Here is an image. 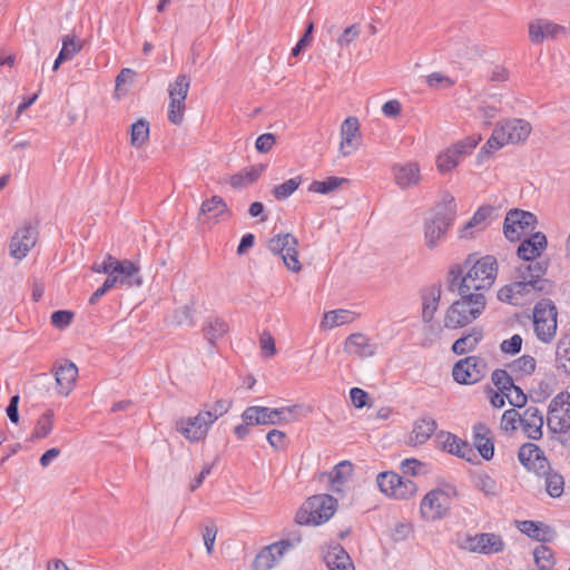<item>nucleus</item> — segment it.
<instances>
[{"instance_id":"13","label":"nucleus","mask_w":570,"mask_h":570,"mask_svg":"<svg viewBox=\"0 0 570 570\" xmlns=\"http://www.w3.org/2000/svg\"><path fill=\"white\" fill-rule=\"evenodd\" d=\"M190 87V80L186 75H179L169 86L168 120L174 125H180L184 119L185 100Z\"/></svg>"},{"instance_id":"51","label":"nucleus","mask_w":570,"mask_h":570,"mask_svg":"<svg viewBox=\"0 0 570 570\" xmlns=\"http://www.w3.org/2000/svg\"><path fill=\"white\" fill-rule=\"evenodd\" d=\"M475 487L482 491L485 495H497L499 493V487L489 474L479 473L474 476Z\"/></svg>"},{"instance_id":"35","label":"nucleus","mask_w":570,"mask_h":570,"mask_svg":"<svg viewBox=\"0 0 570 570\" xmlns=\"http://www.w3.org/2000/svg\"><path fill=\"white\" fill-rule=\"evenodd\" d=\"M265 168L266 165L263 164L245 168L242 171L233 175L229 179V184L232 187L237 189L245 188L256 181Z\"/></svg>"},{"instance_id":"37","label":"nucleus","mask_w":570,"mask_h":570,"mask_svg":"<svg viewBox=\"0 0 570 570\" xmlns=\"http://www.w3.org/2000/svg\"><path fill=\"white\" fill-rule=\"evenodd\" d=\"M481 338L482 332L480 330L472 328L469 334L463 335L453 343L452 351L458 355L466 354L476 347Z\"/></svg>"},{"instance_id":"40","label":"nucleus","mask_w":570,"mask_h":570,"mask_svg":"<svg viewBox=\"0 0 570 570\" xmlns=\"http://www.w3.org/2000/svg\"><path fill=\"white\" fill-rule=\"evenodd\" d=\"M53 411L47 410L37 421L33 432L31 433L30 441L41 440L47 438L53 428Z\"/></svg>"},{"instance_id":"3","label":"nucleus","mask_w":570,"mask_h":570,"mask_svg":"<svg viewBox=\"0 0 570 570\" xmlns=\"http://www.w3.org/2000/svg\"><path fill=\"white\" fill-rule=\"evenodd\" d=\"M453 292L459 295V298L448 307L444 316V326L450 330L473 323L483 314L488 303L483 293H463L460 288H454Z\"/></svg>"},{"instance_id":"43","label":"nucleus","mask_w":570,"mask_h":570,"mask_svg":"<svg viewBox=\"0 0 570 570\" xmlns=\"http://www.w3.org/2000/svg\"><path fill=\"white\" fill-rule=\"evenodd\" d=\"M225 212H227V205L219 196H213L212 198L203 202L200 207V214L208 218H218Z\"/></svg>"},{"instance_id":"59","label":"nucleus","mask_w":570,"mask_h":570,"mask_svg":"<svg viewBox=\"0 0 570 570\" xmlns=\"http://www.w3.org/2000/svg\"><path fill=\"white\" fill-rule=\"evenodd\" d=\"M542 525V522L532 521V520H524L518 522V529L527 534L529 538L537 540V538L540 537V528ZM543 534H541L542 537Z\"/></svg>"},{"instance_id":"61","label":"nucleus","mask_w":570,"mask_h":570,"mask_svg":"<svg viewBox=\"0 0 570 570\" xmlns=\"http://www.w3.org/2000/svg\"><path fill=\"white\" fill-rule=\"evenodd\" d=\"M361 33V29L357 24H352L343 30V32L337 38V45L341 48L347 47L352 43Z\"/></svg>"},{"instance_id":"50","label":"nucleus","mask_w":570,"mask_h":570,"mask_svg":"<svg viewBox=\"0 0 570 570\" xmlns=\"http://www.w3.org/2000/svg\"><path fill=\"white\" fill-rule=\"evenodd\" d=\"M537 362L531 355H522L510 364V370L521 375H530L535 370Z\"/></svg>"},{"instance_id":"53","label":"nucleus","mask_w":570,"mask_h":570,"mask_svg":"<svg viewBox=\"0 0 570 570\" xmlns=\"http://www.w3.org/2000/svg\"><path fill=\"white\" fill-rule=\"evenodd\" d=\"M521 419L522 415L515 409L507 410L502 414L500 426L505 432H513L517 430V423H521Z\"/></svg>"},{"instance_id":"41","label":"nucleus","mask_w":570,"mask_h":570,"mask_svg":"<svg viewBox=\"0 0 570 570\" xmlns=\"http://www.w3.org/2000/svg\"><path fill=\"white\" fill-rule=\"evenodd\" d=\"M556 366L570 375V336H564L558 342Z\"/></svg>"},{"instance_id":"19","label":"nucleus","mask_w":570,"mask_h":570,"mask_svg":"<svg viewBox=\"0 0 570 570\" xmlns=\"http://www.w3.org/2000/svg\"><path fill=\"white\" fill-rule=\"evenodd\" d=\"M566 31V27L547 19H538L529 26V37L533 43H540L546 38L557 39Z\"/></svg>"},{"instance_id":"20","label":"nucleus","mask_w":570,"mask_h":570,"mask_svg":"<svg viewBox=\"0 0 570 570\" xmlns=\"http://www.w3.org/2000/svg\"><path fill=\"white\" fill-rule=\"evenodd\" d=\"M468 547L471 551L491 554L501 552L504 542L499 534L480 533L468 538Z\"/></svg>"},{"instance_id":"29","label":"nucleus","mask_w":570,"mask_h":570,"mask_svg":"<svg viewBox=\"0 0 570 570\" xmlns=\"http://www.w3.org/2000/svg\"><path fill=\"white\" fill-rule=\"evenodd\" d=\"M519 461L529 470L539 473L548 466V461L541 458V450L535 444L529 443L520 448L518 453Z\"/></svg>"},{"instance_id":"4","label":"nucleus","mask_w":570,"mask_h":570,"mask_svg":"<svg viewBox=\"0 0 570 570\" xmlns=\"http://www.w3.org/2000/svg\"><path fill=\"white\" fill-rule=\"evenodd\" d=\"M531 124L520 118H511L498 122L491 137L480 149L479 157L490 155L509 144L515 145L524 142L531 134Z\"/></svg>"},{"instance_id":"25","label":"nucleus","mask_w":570,"mask_h":570,"mask_svg":"<svg viewBox=\"0 0 570 570\" xmlns=\"http://www.w3.org/2000/svg\"><path fill=\"white\" fill-rule=\"evenodd\" d=\"M543 415L537 406H529L522 414L521 426L529 439L539 440L542 436Z\"/></svg>"},{"instance_id":"15","label":"nucleus","mask_w":570,"mask_h":570,"mask_svg":"<svg viewBox=\"0 0 570 570\" xmlns=\"http://www.w3.org/2000/svg\"><path fill=\"white\" fill-rule=\"evenodd\" d=\"M487 374V363L479 356H468L456 362L452 370L455 382L460 384H474Z\"/></svg>"},{"instance_id":"46","label":"nucleus","mask_w":570,"mask_h":570,"mask_svg":"<svg viewBox=\"0 0 570 570\" xmlns=\"http://www.w3.org/2000/svg\"><path fill=\"white\" fill-rule=\"evenodd\" d=\"M533 558L540 570H551L554 566L553 551L547 546H538L533 551Z\"/></svg>"},{"instance_id":"30","label":"nucleus","mask_w":570,"mask_h":570,"mask_svg":"<svg viewBox=\"0 0 570 570\" xmlns=\"http://www.w3.org/2000/svg\"><path fill=\"white\" fill-rule=\"evenodd\" d=\"M473 442L483 459L490 460L493 456L492 433L485 424L478 423L473 426Z\"/></svg>"},{"instance_id":"64","label":"nucleus","mask_w":570,"mask_h":570,"mask_svg":"<svg viewBox=\"0 0 570 570\" xmlns=\"http://www.w3.org/2000/svg\"><path fill=\"white\" fill-rule=\"evenodd\" d=\"M350 397L355 407L362 409L366 405L368 394L360 387H352L350 390Z\"/></svg>"},{"instance_id":"58","label":"nucleus","mask_w":570,"mask_h":570,"mask_svg":"<svg viewBox=\"0 0 570 570\" xmlns=\"http://www.w3.org/2000/svg\"><path fill=\"white\" fill-rule=\"evenodd\" d=\"M522 342L523 340L521 335L514 334L510 338L502 341L500 344V350L504 354L514 355L521 351Z\"/></svg>"},{"instance_id":"8","label":"nucleus","mask_w":570,"mask_h":570,"mask_svg":"<svg viewBox=\"0 0 570 570\" xmlns=\"http://www.w3.org/2000/svg\"><path fill=\"white\" fill-rule=\"evenodd\" d=\"M557 307L549 298L539 301L533 308V327L539 341L550 343L557 332Z\"/></svg>"},{"instance_id":"34","label":"nucleus","mask_w":570,"mask_h":570,"mask_svg":"<svg viewBox=\"0 0 570 570\" xmlns=\"http://www.w3.org/2000/svg\"><path fill=\"white\" fill-rule=\"evenodd\" d=\"M356 316V313L348 309L340 308L328 311L324 314L320 325L324 330H332L334 327L352 323Z\"/></svg>"},{"instance_id":"36","label":"nucleus","mask_w":570,"mask_h":570,"mask_svg":"<svg viewBox=\"0 0 570 570\" xmlns=\"http://www.w3.org/2000/svg\"><path fill=\"white\" fill-rule=\"evenodd\" d=\"M203 332L208 343L213 345L228 332V325L223 318H208L203 326Z\"/></svg>"},{"instance_id":"27","label":"nucleus","mask_w":570,"mask_h":570,"mask_svg":"<svg viewBox=\"0 0 570 570\" xmlns=\"http://www.w3.org/2000/svg\"><path fill=\"white\" fill-rule=\"evenodd\" d=\"M324 562L328 570H355L351 557L340 544L328 547L324 554Z\"/></svg>"},{"instance_id":"44","label":"nucleus","mask_w":570,"mask_h":570,"mask_svg":"<svg viewBox=\"0 0 570 570\" xmlns=\"http://www.w3.org/2000/svg\"><path fill=\"white\" fill-rule=\"evenodd\" d=\"M544 476V487L547 492L552 498H559L563 493L564 480L563 476L556 472H546L540 470Z\"/></svg>"},{"instance_id":"38","label":"nucleus","mask_w":570,"mask_h":570,"mask_svg":"<svg viewBox=\"0 0 570 570\" xmlns=\"http://www.w3.org/2000/svg\"><path fill=\"white\" fill-rule=\"evenodd\" d=\"M281 560L276 551L269 544L263 548L253 561V570H271Z\"/></svg>"},{"instance_id":"31","label":"nucleus","mask_w":570,"mask_h":570,"mask_svg":"<svg viewBox=\"0 0 570 570\" xmlns=\"http://www.w3.org/2000/svg\"><path fill=\"white\" fill-rule=\"evenodd\" d=\"M436 422L431 416H423L414 422L412 433L410 435V444H424L435 432Z\"/></svg>"},{"instance_id":"5","label":"nucleus","mask_w":570,"mask_h":570,"mask_svg":"<svg viewBox=\"0 0 570 570\" xmlns=\"http://www.w3.org/2000/svg\"><path fill=\"white\" fill-rule=\"evenodd\" d=\"M456 204L452 196H446L441 204L436 206L435 213L431 219L424 224L425 245L433 249L444 240L448 229L455 218Z\"/></svg>"},{"instance_id":"24","label":"nucleus","mask_w":570,"mask_h":570,"mask_svg":"<svg viewBox=\"0 0 570 570\" xmlns=\"http://www.w3.org/2000/svg\"><path fill=\"white\" fill-rule=\"evenodd\" d=\"M547 247V237L544 234L538 232L532 234L529 238L521 242L518 247L517 254L519 258L530 262L541 255Z\"/></svg>"},{"instance_id":"33","label":"nucleus","mask_w":570,"mask_h":570,"mask_svg":"<svg viewBox=\"0 0 570 570\" xmlns=\"http://www.w3.org/2000/svg\"><path fill=\"white\" fill-rule=\"evenodd\" d=\"M441 299V287L439 285H433L425 289L422 296V320L425 323H429L433 320L434 314L439 307V302Z\"/></svg>"},{"instance_id":"21","label":"nucleus","mask_w":570,"mask_h":570,"mask_svg":"<svg viewBox=\"0 0 570 570\" xmlns=\"http://www.w3.org/2000/svg\"><path fill=\"white\" fill-rule=\"evenodd\" d=\"M78 376V367L75 363L63 360L55 366V377L59 393L68 395L75 386Z\"/></svg>"},{"instance_id":"1","label":"nucleus","mask_w":570,"mask_h":570,"mask_svg":"<svg viewBox=\"0 0 570 570\" xmlns=\"http://www.w3.org/2000/svg\"><path fill=\"white\" fill-rule=\"evenodd\" d=\"M547 271L548 263L544 261L520 266V281L502 286L498 291V299L513 306H524L538 294H551L556 286L552 281L543 278Z\"/></svg>"},{"instance_id":"7","label":"nucleus","mask_w":570,"mask_h":570,"mask_svg":"<svg viewBox=\"0 0 570 570\" xmlns=\"http://www.w3.org/2000/svg\"><path fill=\"white\" fill-rule=\"evenodd\" d=\"M456 490L453 487L436 488L429 491L420 504V514L425 521L445 518L451 509Z\"/></svg>"},{"instance_id":"2","label":"nucleus","mask_w":570,"mask_h":570,"mask_svg":"<svg viewBox=\"0 0 570 570\" xmlns=\"http://www.w3.org/2000/svg\"><path fill=\"white\" fill-rule=\"evenodd\" d=\"M498 272L497 259L487 255L470 265L468 259L463 266L456 265L449 272L448 288L463 289V293H485L495 282Z\"/></svg>"},{"instance_id":"26","label":"nucleus","mask_w":570,"mask_h":570,"mask_svg":"<svg viewBox=\"0 0 570 570\" xmlns=\"http://www.w3.org/2000/svg\"><path fill=\"white\" fill-rule=\"evenodd\" d=\"M114 274L119 279L120 285L127 286H140L142 278L139 275V268L129 259H115L114 262Z\"/></svg>"},{"instance_id":"57","label":"nucleus","mask_w":570,"mask_h":570,"mask_svg":"<svg viewBox=\"0 0 570 570\" xmlns=\"http://www.w3.org/2000/svg\"><path fill=\"white\" fill-rule=\"evenodd\" d=\"M504 395L513 407L520 409L527 404V395L521 387L514 384L508 391H505Z\"/></svg>"},{"instance_id":"55","label":"nucleus","mask_w":570,"mask_h":570,"mask_svg":"<svg viewBox=\"0 0 570 570\" xmlns=\"http://www.w3.org/2000/svg\"><path fill=\"white\" fill-rule=\"evenodd\" d=\"M302 538L299 533H292L288 538L282 539L278 542L272 543L271 546L276 551L278 557L282 559L284 553L289 549L294 548L301 542Z\"/></svg>"},{"instance_id":"10","label":"nucleus","mask_w":570,"mask_h":570,"mask_svg":"<svg viewBox=\"0 0 570 570\" xmlns=\"http://www.w3.org/2000/svg\"><path fill=\"white\" fill-rule=\"evenodd\" d=\"M376 483L384 494L397 500L409 499L416 492V484L412 480L404 479L395 472L379 473Z\"/></svg>"},{"instance_id":"12","label":"nucleus","mask_w":570,"mask_h":570,"mask_svg":"<svg viewBox=\"0 0 570 570\" xmlns=\"http://www.w3.org/2000/svg\"><path fill=\"white\" fill-rule=\"evenodd\" d=\"M537 225V217L530 212L521 209H511L508 212L504 224L503 233L504 236L515 242L521 238L522 235L531 233Z\"/></svg>"},{"instance_id":"32","label":"nucleus","mask_w":570,"mask_h":570,"mask_svg":"<svg viewBox=\"0 0 570 570\" xmlns=\"http://www.w3.org/2000/svg\"><path fill=\"white\" fill-rule=\"evenodd\" d=\"M493 208L490 205L481 206L471 219L460 230V238L469 239L472 238L475 230H483L487 226V219L492 214Z\"/></svg>"},{"instance_id":"49","label":"nucleus","mask_w":570,"mask_h":570,"mask_svg":"<svg viewBox=\"0 0 570 570\" xmlns=\"http://www.w3.org/2000/svg\"><path fill=\"white\" fill-rule=\"evenodd\" d=\"M230 406V401L220 399L214 402L212 405H206L204 412L206 413L208 422L214 424L220 416L228 412Z\"/></svg>"},{"instance_id":"16","label":"nucleus","mask_w":570,"mask_h":570,"mask_svg":"<svg viewBox=\"0 0 570 570\" xmlns=\"http://www.w3.org/2000/svg\"><path fill=\"white\" fill-rule=\"evenodd\" d=\"M212 425L213 423L208 422L206 413L200 411L193 417L177 420L176 430L188 441L199 442L206 438Z\"/></svg>"},{"instance_id":"18","label":"nucleus","mask_w":570,"mask_h":570,"mask_svg":"<svg viewBox=\"0 0 570 570\" xmlns=\"http://www.w3.org/2000/svg\"><path fill=\"white\" fill-rule=\"evenodd\" d=\"M344 350L348 354L366 358L375 355L377 344L363 333H353L345 340Z\"/></svg>"},{"instance_id":"22","label":"nucleus","mask_w":570,"mask_h":570,"mask_svg":"<svg viewBox=\"0 0 570 570\" xmlns=\"http://www.w3.org/2000/svg\"><path fill=\"white\" fill-rule=\"evenodd\" d=\"M360 131V124L356 117H347L341 125L340 151L343 156H348L357 149L355 142Z\"/></svg>"},{"instance_id":"52","label":"nucleus","mask_w":570,"mask_h":570,"mask_svg":"<svg viewBox=\"0 0 570 570\" xmlns=\"http://www.w3.org/2000/svg\"><path fill=\"white\" fill-rule=\"evenodd\" d=\"M481 139L482 138L480 135H473L458 141L451 147V149L454 154H456L459 159L462 156L469 155L478 146Z\"/></svg>"},{"instance_id":"17","label":"nucleus","mask_w":570,"mask_h":570,"mask_svg":"<svg viewBox=\"0 0 570 570\" xmlns=\"http://www.w3.org/2000/svg\"><path fill=\"white\" fill-rule=\"evenodd\" d=\"M38 232L31 225L18 228L10 239L9 254L16 259L24 258L37 243Z\"/></svg>"},{"instance_id":"60","label":"nucleus","mask_w":570,"mask_h":570,"mask_svg":"<svg viewBox=\"0 0 570 570\" xmlns=\"http://www.w3.org/2000/svg\"><path fill=\"white\" fill-rule=\"evenodd\" d=\"M72 318L73 313L70 311L59 309L51 314V323L59 330L68 327Z\"/></svg>"},{"instance_id":"9","label":"nucleus","mask_w":570,"mask_h":570,"mask_svg":"<svg viewBox=\"0 0 570 570\" xmlns=\"http://www.w3.org/2000/svg\"><path fill=\"white\" fill-rule=\"evenodd\" d=\"M547 425L552 433L564 435L570 431V393L560 392L551 400Z\"/></svg>"},{"instance_id":"39","label":"nucleus","mask_w":570,"mask_h":570,"mask_svg":"<svg viewBox=\"0 0 570 570\" xmlns=\"http://www.w3.org/2000/svg\"><path fill=\"white\" fill-rule=\"evenodd\" d=\"M352 473V463L350 461H342L334 466L330 473V482L332 491H340L341 487L347 481Z\"/></svg>"},{"instance_id":"62","label":"nucleus","mask_w":570,"mask_h":570,"mask_svg":"<svg viewBox=\"0 0 570 570\" xmlns=\"http://www.w3.org/2000/svg\"><path fill=\"white\" fill-rule=\"evenodd\" d=\"M426 83L431 88H449L454 82L441 72H433L426 77Z\"/></svg>"},{"instance_id":"11","label":"nucleus","mask_w":570,"mask_h":570,"mask_svg":"<svg viewBox=\"0 0 570 570\" xmlns=\"http://www.w3.org/2000/svg\"><path fill=\"white\" fill-rule=\"evenodd\" d=\"M295 406H284L271 409L266 406H248L243 413L242 419L247 424L256 425H277L288 422L291 419L285 414H292Z\"/></svg>"},{"instance_id":"23","label":"nucleus","mask_w":570,"mask_h":570,"mask_svg":"<svg viewBox=\"0 0 570 570\" xmlns=\"http://www.w3.org/2000/svg\"><path fill=\"white\" fill-rule=\"evenodd\" d=\"M392 171L395 184L402 189L415 186L420 181V168L416 163L395 164Z\"/></svg>"},{"instance_id":"54","label":"nucleus","mask_w":570,"mask_h":570,"mask_svg":"<svg viewBox=\"0 0 570 570\" xmlns=\"http://www.w3.org/2000/svg\"><path fill=\"white\" fill-rule=\"evenodd\" d=\"M491 380L498 391L502 392L503 394L514 384L508 372L500 368L493 371Z\"/></svg>"},{"instance_id":"48","label":"nucleus","mask_w":570,"mask_h":570,"mask_svg":"<svg viewBox=\"0 0 570 570\" xmlns=\"http://www.w3.org/2000/svg\"><path fill=\"white\" fill-rule=\"evenodd\" d=\"M302 178L299 176L291 178L283 184H279L273 188V195L277 200H284L288 198L301 185Z\"/></svg>"},{"instance_id":"47","label":"nucleus","mask_w":570,"mask_h":570,"mask_svg":"<svg viewBox=\"0 0 570 570\" xmlns=\"http://www.w3.org/2000/svg\"><path fill=\"white\" fill-rule=\"evenodd\" d=\"M82 49V42L80 40H76L73 35H66L62 38V47L59 52L61 59L66 61H70L73 57Z\"/></svg>"},{"instance_id":"42","label":"nucleus","mask_w":570,"mask_h":570,"mask_svg":"<svg viewBox=\"0 0 570 570\" xmlns=\"http://www.w3.org/2000/svg\"><path fill=\"white\" fill-rule=\"evenodd\" d=\"M149 138V122L139 119L130 126V144L135 148H140Z\"/></svg>"},{"instance_id":"28","label":"nucleus","mask_w":570,"mask_h":570,"mask_svg":"<svg viewBox=\"0 0 570 570\" xmlns=\"http://www.w3.org/2000/svg\"><path fill=\"white\" fill-rule=\"evenodd\" d=\"M439 439H442L443 449L451 454L458 455L469 462L472 461V456H475L472 446L452 433L442 432L439 434Z\"/></svg>"},{"instance_id":"6","label":"nucleus","mask_w":570,"mask_h":570,"mask_svg":"<svg viewBox=\"0 0 570 570\" xmlns=\"http://www.w3.org/2000/svg\"><path fill=\"white\" fill-rule=\"evenodd\" d=\"M336 509L337 500L332 495H313L296 512L295 521L301 525H321L333 517Z\"/></svg>"},{"instance_id":"56","label":"nucleus","mask_w":570,"mask_h":570,"mask_svg":"<svg viewBox=\"0 0 570 570\" xmlns=\"http://www.w3.org/2000/svg\"><path fill=\"white\" fill-rule=\"evenodd\" d=\"M436 163L439 170L442 173H446L452 170L459 164V159L456 154H454L450 147L449 149H446V151H444L438 157Z\"/></svg>"},{"instance_id":"14","label":"nucleus","mask_w":570,"mask_h":570,"mask_svg":"<svg viewBox=\"0 0 570 570\" xmlns=\"http://www.w3.org/2000/svg\"><path fill=\"white\" fill-rule=\"evenodd\" d=\"M297 239L292 234H278L268 240V249L279 255L285 266L293 271L298 272L301 264L298 261V253L296 250Z\"/></svg>"},{"instance_id":"63","label":"nucleus","mask_w":570,"mask_h":570,"mask_svg":"<svg viewBox=\"0 0 570 570\" xmlns=\"http://www.w3.org/2000/svg\"><path fill=\"white\" fill-rule=\"evenodd\" d=\"M412 532V527L409 523H397L394 525L391 537L395 542L404 541Z\"/></svg>"},{"instance_id":"45","label":"nucleus","mask_w":570,"mask_h":570,"mask_svg":"<svg viewBox=\"0 0 570 570\" xmlns=\"http://www.w3.org/2000/svg\"><path fill=\"white\" fill-rule=\"evenodd\" d=\"M346 181H347L346 178L332 176V177H327L325 180H322V181L314 180L309 185L308 190L313 191V193H318V194L325 195V194H330V193L336 190L342 184H344Z\"/></svg>"}]
</instances>
